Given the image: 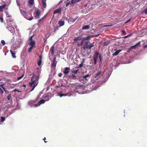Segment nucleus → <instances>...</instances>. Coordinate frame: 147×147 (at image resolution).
<instances>
[{
  "instance_id": "nucleus-1",
  "label": "nucleus",
  "mask_w": 147,
  "mask_h": 147,
  "mask_svg": "<svg viewBox=\"0 0 147 147\" xmlns=\"http://www.w3.org/2000/svg\"><path fill=\"white\" fill-rule=\"evenodd\" d=\"M39 78V76H38L36 75L35 74L33 75L31 78V82H30V86H32L33 85L32 88L30 90L31 91L33 90L38 85Z\"/></svg>"
},
{
  "instance_id": "nucleus-2",
  "label": "nucleus",
  "mask_w": 147,
  "mask_h": 147,
  "mask_svg": "<svg viewBox=\"0 0 147 147\" xmlns=\"http://www.w3.org/2000/svg\"><path fill=\"white\" fill-rule=\"evenodd\" d=\"M94 42H93L92 44L88 45V42H86L85 43H84L83 47V48L84 50L87 49H90L92 47L94 46Z\"/></svg>"
},
{
  "instance_id": "nucleus-3",
  "label": "nucleus",
  "mask_w": 147,
  "mask_h": 147,
  "mask_svg": "<svg viewBox=\"0 0 147 147\" xmlns=\"http://www.w3.org/2000/svg\"><path fill=\"white\" fill-rule=\"evenodd\" d=\"M99 52L97 51L95 52V53L94 54L93 58L94 61V64H96V61L97 59L98 56L99 55Z\"/></svg>"
},
{
  "instance_id": "nucleus-4",
  "label": "nucleus",
  "mask_w": 147,
  "mask_h": 147,
  "mask_svg": "<svg viewBox=\"0 0 147 147\" xmlns=\"http://www.w3.org/2000/svg\"><path fill=\"white\" fill-rule=\"evenodd\" d=\"M57 63L56 57H55L53 58V62H52L51 66L52 67L55 68L56 67V64Z\"/></svg>"
},
{
  "instance_id": "nucleus-5",
  "label": "nucleus",
  "mask_w": 147,
  "mask_h": 147,
  "mask_svg": "<svg viewBox=\"0 0 147 147\" xmlns=\"http://www.w3.org/2000/svg\"><path fill=\"white\" fill-rule=\"evenodd\" d=\"M99 35H90V36H87L86 37H85V38H83V40H90L91 38H93L94 37H98Z\"/></svg>"
},
{
  "instance_id": "nucleus-6",
  "label": "nucleus",
  "mask_w": 147,
  "mask_h": 147,
  "mask_svg": "<svg viewBox=\"0 0 147 147\" xmlns=\"http://www.w3.org/2000/svg\"><path fill=\"white\" fill-rule=\"evenodd\" d=\"M101 76H102V71H99L95 74V77L96 78L98 79L99 78H100Z\"/></svg>"
},
{
  "instance_id": "nucleus-7",
  "label": "nucleus",
  "mask_w": 147,
  "mask_h": 147,
  "mask_svg": "<svg viewBox=\"0 0 147 147\" xmlns=\"http://www.w3.org/2000/svg\"><path fill=\"white\" fill-rule=\"evenodd\" d=\"M40 12L39 10H37L35 13V18L37 19H38L40 18Z\"/></svg>"
},
{
  "instance_id": "nucleus-8",
  "label": "nucleus",
  "mask_w": 147,
  "mask_h": 147,
  "mask_svg": "<svg viewBox=\"0 0 147 147\" xmlns=\"http://www.w3.org/2000/svg\"><path fill=\"white\" fill-rule=\"evenodd\" d=\"M45 101L44 99H41L36 104L34 105V107H38L41 104L44 103L45 102Z\"/></svg>"
},
{
  "instance_id": "nucleus-9",
  "label": "nucleus",
  "mask_w": 147,
  "mask_h": 147,
  "mask_svg": "<svg viewBox=\"0 0 147 147\" xmlns=\"http://www.w3.org/2000/svg\"><path fill=\"white\" fill-rule=\"evenodd\" d=\"M70 71V68L69 67H65L64 70L63 71V72L65 74H67L69 73Z\"/></svg>"
},
{
  "instance_id": "nucleus-10",
  "label": "nucleus",
  "mask_w": 147,
  "mask_h": 147,
  "mask_svg": "<svg viewBox=\"0 0 147 147\" xmlns=\"http://www.w3.org/2000/svg\"><path fill=\"white\" fill-rule=\"evenodd\" d=\"M29 45L31 47H34L36 45L35 41L34 40L30 41L29 42Z\"/></svg>"
},
{
  "instance_id": "nucleus-11",
  "label": "nucleus",
  "mask_w": 147,
  "mask_h": 147,
  "mask_svg": "<svg viewBox=\"0 0 147 147\" xmlns=\"http://www.w3.org/2000/svg\"><path fill=\"white\" fill-rule=\"evenodd\" d=\"M61 8L59 9H58L55 10L54 11L53 13L54 14H55L56 13H61Z\"/></svg>"
},
{
  "instance_id": "nucleus-12",
  "label": "nucleus",
  "mask_w": 147,
  "mask_h": 147,
  "mask_svg": "<svg viewBox=\"0 0 147 147\" xmlns=\"http://www.w3.org/2000/svg\"><path fill=\"white\" fill-rule=\"evenodd\" d=\"M78 18V17L77 16L75 18H74L73 16H71L69 17V19L71 21L74 22Z\"/></svg>"
},
{
  "instance_id": "nucleus-13",
  "label": "nucleus",
  "mask_w": 147,
  "mask_h": 147,
  "mask_svg": "<svg viewBox=\"0 0 147 147\" xmlns=\"http://www.w3.org/2000/svg\"><path fill=\"white\" fill-rule=\"evenodd\" d=\"M90 76V75L89 74H88L85 76H84L83 77V79L84 80H86L88 81V80L89 79V77Z\"/></svg>"
},
{
  "instance_id": "nucleus-14",
  "label": "nucleus",
  "mask_w": 147,
  "mask_h": 147,
  "mask_svg": "<svg viewBox=\"0 0 147 147\" xmlns=\"http://www.w3.org/2000/svg\"><path fill=\"white\" fill-rule=\"evenodd\" d=\"M20 11L22 14L24 16H26L27 13L26 11L23 9H20Z\"/></svg>"
},
{
  "instance_id": "nucleus-15",
  "label": "nucleus",
  "mask_w": 147,
  "mask_h": 147,
  "mask_svg": "<svg viewBox=\"0 0 147 147\" xmlns=\"http://www.w3.org/2000/svg\"><path fill=\"white\" fill-rule=\"evenodd\" d=\"M76 76L75 75H74L73 74H72L69 76V78L73 80V79H76Z\"/></svg>"
},
{
  "instance_id": "nucleus-16",
  "label": "nucleus",
  "mask_w": 147,
  "mask_h": 147,
  "mask_svg": "<svg viewBox=\"0 0 147 147\" xmlns=\"http://www.w3.org/2000/svg\"><path fill=\"white\" fill-rule=\"evenodd\" d=\"M82 39V36H81L75 38L74 39V40L75 42H77V41L81 40Z\"/></svg>"
},
{
  "instance_id": "nucleus-17",
  "label": "nucleus",
  "mask_w": 147,
  "mask_h": 147,
  "mask_svg": "<svg viewBox=\"0 0 147 147\" xmlns=\"http://www.w3.org/2000/svg\"><path fill=\"white\" fill-rule=\"evenodd\" d=\"M140 42H139L138 43L130 47V49H135L137 47V46L138 45H140Z\"/></svg>"
},
{
  "instance_id": "nucleus-18",
  "label": "nucleus",
  "mask_w": 147,
  "mask_h": 147,
  "mask_svg": "<svg viewBox=\"0 0 147 147\" xmlns=\"http://www.w3.org/2000/svg\"><path fill=\"white\" fill-rule=\"evenodd\" d=\"M6 6V4H4L2 6H0V11H3V9H4Z\"/></svg>"
},
{
  "instance_id": "nucleus-19",
  "label": "nucleus",
  "mask_w": 147,
  "mask_h": 147,
  "mask_svg": "<svg viewBox=\"0 0 147 147\" xmlns=\"http://www.w3.org/2000/svg\"><path fill=\"white\" fill-rule=\"evenodd\" d=\"M42 6L43 8H45L46 6V4L45 1V0H42Z\"/></svg>"
},
{
  "instance_id": "nucleus-20",
  "label": "nucleus",
  "mask_w": 147,
  "mask_h": 147,
  "mask_svg": "<svg viewBox=\"0 0 147 147\" xmlns=\"http://www.w3.org/2000/svg\"><path fill=\"white\" fill-rule=\"evenodd\" d=\"M121 51V50L120 49H119L117 51H116L115 53L113 54V56H115L117 55Z\"/></svg>"
},
{
  "instance_id": "nucleus-21",
  "label": "nucleus",
  "mask_w": 147,
  "mask_h": 147,
  "mask_svg": "<svg viewBox=\"0 0 147 147\" xmlns=\"http://www.w3.org/2000/svg\"><path fill=\"white\" fill-rule=\"evenodd\" d=\"M64 22H65L64 21H59L58 22V24L60 27H61L63 26L64 24Z\"/></svg>"
},
{
  "instance_id": "nucleus-22",
  "label": "nucleus",
  "mask_w": 147,
  "mask_h": 147,
  "mask_svg": "<svg viewBox=\"0 0 147 147\" xmlns=\"http://www.w3.org/2000/svg\"><path fill=\"white\" fill-rule=\"evenodd\" d=\"M90 28V26L88 25H85L82 27V30H88Z\"/></svg>"
},
{
  "instance_id": "nucleus-23",
  "label": "nucleus",
  "mask_w": 147,
  "mask_h": 147,
  "mask_svg": "<svg viewBox=\"0 0 147 147\" xmlns=\"http://www.w3.org/2000/svg\"><path fill=\"white\" fill-rule=\"evenodd\" d=\"M34 0H29L28 1V3L30 5H33L34 3Z\"/></svg>"
},
{
  "instance_id": "nucleus-24",
  "label": "nucleus",
  "mask_w": 147,
  "mask_h": 147,
  "mask_svg": "<svg viewBox=\"0 0 147 147\" xmlns=\"http://www.w3.org/2000/svg\"><path fill=\"white\" fill-rule=\"evenodd\" d=\"M78 2H79V1H78V0H71L70 5H72L73 4H75Z\"/></svg>"
},
{
  "instance_id": "nucleus-25",
  "label": "nucleus",
  "mask_w": 147,
  "mask_h": 147,
  "mask_svg": "<svg viewBox=\"0 0 147 147\" xmlns=\"http://www.w3.org/2000/svg\"><path fill=\"white\" fill-rule=\"evenodd\" d=\"M68 95V93L63 94H62L61 93H60L58 94L59 96L60 97H62L63 96H67Z\"/></svg>"
},
{
  "instance_id": "nucleus-26",
  "label": "nucleus",
  "mask_w": 147,
  "mask_h": 147,
  "mask_svg": "<svg viewBox=\"0 0 147 147\" xmlns=\"http://www.w3.org/2000/svg\"><path fill=\"white\" fill-rule=\"evenodd\" d=\"M5 84H2L0 85V87L2 88V89L4 90V91H5L6 90V88L4 86Z\"/></svg>"
},
{
  "instance_id": "nucleus-27",
  "label": "nucleus",
  "mask_w": 147,
  "mask_h": 147,
  "mask_svg": "<svg viewBox=\"0 0 147 147\" xmlns=\"http://www.w3.org/2000/svg\"><path fill=\"white\" fill-rule=\"evenodd\" d=\"M10 52L12 54V56L13 58H15L16 56L15 55V53H13L11 50H10Z\"/></svg>"
},
{
  "instance_id": "nucleus-28",
  "label": "nucleus",
  "mask_w": 147,
  "mask_h": 147,
  "mask_svg": "<svg viewBox=\"0 0 147 147\" xmlns=\"http://www.w3.org/2000/svg\"><path fill=\"white\" fill-rule=\"evenodd\" d=\"M84 40H82L80 43H78L77 44V46H82L83 44V41Z\"/></svg>"
},
{
  "instance_id": "nucleus-29",
  "label": "nucleus",
  "mask_w": 147,
  "mask_h": 147,
  "mask_svg": "<svg viewBox=\"0 0 147 147\" xmlns=\"http://www.w3.org/2000/svg\"><path fill=\"white\" fill-rule=\"evenodd\" d=\"M54 47L53 46H52L51 49H50V50L51 51V53H52V55H53V52H54Z\"/></svg>"
},
{
  "instance_id": "nucleus-30",
  "label": "nucleus",
  "mask_w": 147,
  "mask_h": 147,
  "mask_svg": "<svg viewBox=\"0 0 147 147\" xmlns=\"http://www.w3.org/2000/svg\"><path fill=\"white\" fill-rule=\"evenodd\" d=\"M41 59H40L38 62H37V64L38 66H40L41 65Z\"/></svg>"
},
{
  "instance_id": "nucleus-31",
  "label": "nucleus",
  "mask_w": 147,
  "mask_h": 147,
  "mask_svg": "<svg viewBox=\"0 0 147 147\" xmlns=\"http://www.w3.org/2000/svg\"><path fill=\"white\" fill-rule=\"evenodd\" d=\"M7 99L8 100H10L11 98V94L8 95L7 96Z\"/></svg>"
},
{
  "instance_id": "nucleus-32",
  "label": "nucleus",
  "mask_w": 147,
  "mask_h": 147,
  "mask_svg": "<svg viewBox=\"0 0 147 147\" xmlns=\"http://www.w3.org/2000/svg\"><path fill=\"white\" fill-rule=\"evenodd\" d=\"M34 47H31L30 48H29L28 49V52L29 53H30L32 51L33 48Z\"/></svg>"
},
{
  "instance_id": "nucleus-33",
  "label": "nucleus",
  "mask_w": 147,
  "mask_h": 147,
  "mask_svg": "<svg viewBox=\"0 0 147 147\" xmlns=\"http://www.w3.org/2000/svg\"><path fill=\"white\" fill-rule=\"evenodd\" d=\"M24 74H23L21 76L17 78V79L18 80H19L21 79L24 76Z\"/></svg>"
},
{
  "instance_id": "nucleus-34",
  "label": "nucleus",
  "mask_w": 147,
  "mask_h": 147,
  "mask_svg": "<svg viewBox=\"0 0 147 147\" xmlns=\"http://www.w3.org/2000/svg\"><path fill=\"white\" fill-rule=\"evenodd\" d=\"M1 42L3 46H4L5 44V42L3 40H1Z\"/></svg>"
},
{
  "instance_id": "nucleus-35",
  "label": "nucleus",
  "mask_w": 147,
  "mask_h": 147,
  "mask_svg": "<svg viewBox=\"0 0 147 147\" xmlns=\"http://www.w3.org/2000/svg\"><path fill=\"white\" fill-rule=\"evenodd\" d=\"M78 71V69H77L76 70H73L72 71V72L73 73H74L75 74H76L77 73Z\"/></svg>"
},
{
  "instance_id": "nucleus-36",
  "label": "nucleus",
  "mask_w": 147,
  "mask_h": 147,
  "mask_svg": "<svg viewBox=\"0 0 147 147\" xmlns=\"http://www.w3.org/2000/svg\"><path fill=\"white\" fill-rule=\"evenodd\" d=\"M0 92L1 94H2L4 93V91L2 89L1 87H0Z\"/></svg>"
},
{
  "instance_id": "nucleus-37",
  "label": "nucleus",
  "mask_w": 147,
  "mask_h": 147,
  "mask_svg": "<svg viewBox=\"0 0 147 147\" xmlns=\"http://www.w3.org/2000/svg\"><path fill=\"white\" fill-rule=\"evenodd\" d=\"M16 3L17 4V5L18 6H20V0H16Z\"/></svg>"
},
{
  "instance_id": "nucleus-38",
  "label": "nucleus",
  "mask_w": 147,
  "mask_h": 147,
  "mask_svg": "<svg viewBox=\"0 0 147 147\" xmlns=\"http://www.w3.org/2000/svg\"><path fill=\"white\" fill-rule=\"evenodd\" d=\"M34 36V35L32 36L29 38V40L30 41L34 40L32 39V38Z\"/></svg>"
},
{
  "instance_id": "nucleus-39",
  "label": "nucleus",
  "mask_w": 147,
  "mask_h": 147,
  "mask_svg": "<svg viewBox=\"0 0 147 147\" xmlns=\"http://www.w3.org/2000/svg\"><path fill=\"white\" fill-rule=\"evenodd\" d=\"M1 121L2 122L4 121L5 120V118L4 117H1Z\"/></svg>"
},
{
  "instance_id": "nucleus-40",
  "label": "nucleus",
  "mask_w": 147,
  "mask_h": 147,
  "mask_svg": "<svg viewBox=\"0 0 147 147\" xmlns=\"http://www.w3.org/2000/svg\"><path fill=\"white\" fill-rule=\"evenodd\" d=\"M83 62H82L81 63H80L79 65V66L78 67V68H79V67H82L83 65Z\"/></svg>"
},
{
  "instance_id": "nucleus-41",
  "label": "nucleus",
  "mask_w": 147,
  "mask_h": 147,
  "mask_svg": "<svg viewBox=\"0 0 147 147\" xmlns=\"http://www.w3.org/2000/svg\"><path fill=\"white\" fill-rule=\"evenodd\" d=\"M6 28L10 31H11L12 30L11 28L9 26H7Z\"/></svg>"
},
{
  "instance_id": "nucleus-42",
  "label": "nucleus",
  "mask_w": 147,
  "mask_h": 147,
  "mask_svg": "<svg viewBox=\"0 0 147 147\" xmlns=\"http://www.w3.org/2000/svg\"><path fill=\"white\" fill-rule=\"evenodd\" d=\"M0 20L1 22H3V17H0Z\"/></svg>"
},
{
  "instance_id": "nucleus-43",
  "label": "nucleus",
  "mask_w": 147,
  "mask_h": 147,
  "mask_svg": "<svg viewBox=\"0 0 147 147\" xmlns=\"http://www.w3.org/2000/svg\"><path fill=\"white\" fill-rule=\"evenodd\" d=\"M131 35V34H129L128 35H127V36L124 37V38H126L129 36H130Z\"/></svg>"
},
{
  "instance_id": "nucleus-44",
  "label": "nucleus",
  "mask_w": 147,
  "mask_h": 147,
  "mask_svg": "<svg viewBox=\"0 0 147 147\" xmlns=\"http://www.w3.org/2000/svg\"><path fill=\"white\" fill-rule=\"evenodd\" d=\"M58 76L60 77H61L62 76V74L61 73H59L58 74Z\"/></svg>"
},
{
  "instance_id": "nucleus-45",
  "label": "nucleus",
  "mask_w": 147,
  "mask_h": 147,
  "mask_svg": "<svg viewBox=\"0 0 147 147\" xmlns=\"http://www.w3.org/2000/svg\"><path fill=\"white\" fill-rule=\"evenodd\" d=\"M121 32H122V33L123 34H125L126 33V32L124 30H122Z\"/></svg>"
},
{
  "instance_id": "nucleus-46",
  "label": "nucleus",
  "mask_w": 147,
  "mask_h": 147,
  "mask_svg": "<svg viewBox=\"0 0 147 147\" xmlns=\"http://www.w3.org/2000/svg\"><path fill=\"white\" fill-rule=\"evenodd\" d=\"M44 18V17H43L41 19H39L38 20V22H40L43 19V18Z\"/></svg>"
},
{
  "instance_id": "nucleus-47",
  "label": "nucleus",
  "mask_w": 147,
  "mask_h": 147,
  "mask_svg": "<svg viewBox=\"0 0 147 147\" xmlns=\"http://www.w3.org/2000/svg\"><path fill=\"white\" fill-rule=\"evenodd\" d=\"M13 91L14 92H16L17 91L19 92V90L18 89H15Z\"/></svg>"
},
{
  "instance_id": "nucleus-48",
  "label": "nucleus",
  "mask_w": 147,
  "mask_h": 147,
  "mask_svg": "<svg viewBox=\"0 0 147 147\" xmlns=\"http://www.w3.org/2000/svg\"><path fill=\"white\" fill-rule=\"evenodd\" d=\"M99 59H100V61H101V56L100 54L99 55Z\"/></svg>"
},
{
  "instance_id": "nucleus-49",
  "label": "nucleus",
  "mask_w": 147,
  "mask_h": 147,
  "mask_svg": "<svg viewBox=\"0 0 147 147\" xmlns=\"http://www.w3.org/2000/svg\"><path fill=\"white\" fill-rule=\"evenodd\" d=\"M71 3H70V2H68V3H67L66 5V7H67L68 6L69 4H70Z\"/></svg>"
},
{
  "instance_id": "nucleus-50",
  "label": "nucleus",
  "mask_w": 147,
  "mask_h": 147,
  "mask_svg": "<svg viewBox=\"0 0 147 147\" xmlns=\"http://www.w3.org/2000/svg\"><path fill=\"white\" fill-rule=\"evenodd\" d=\"M130 20H131V19H129L127 21L125 22V23H127L129 22Z\"/></svg>"
},
{
  "instance_id": "nucleus-51",
  "label": "nucleus",
  "mask_w": 147,
  "mask_h": 147,
  "mask_svg": "<svg viewBox=\"0 0 147 147\" xmlns=\"http://www.w3.org/2000/svg\"><path fill=\"white\" fill-rule=\"evenodd\" d=\"M144 12L146 14H147V9H146L144 11Z\"/></svg>"
},
{
  "instance_id": "nucleus-52",
  "label": "nucleus",
  "mask_w": 147,
  "mask_h": 147,
  "mask_svg": "<svg viewBox=\"0 0 147 147\" xmlns=\"http://www.w3.org/2000/svg\"><path fill=\"white\" fill-rule=\"evenodd\" d=\"M33 17L32 16L31 18H30L28 19V20H31L33 19Z\"/></svg>"
},
{
  "instance_id": "nucleus-53",
  "label": "nucleus",
  "mask_w": 147,
  "mask_h": 147,
  "mask_svg": "<svg viewBox=\"0 0 147 147\" xmlns=\"http://www.w3.org/2000/svg\"><path fill=\"white\" fill-rule=\"evenodd\" d=\"M46 139V138L45 137H44V139H43V140H44V142L45 143H46L47 142V141H45V140Z\"/></svg>"
},
{
  "instance_id": "nucleus-54",
  "label": "nucleus",
  "mask_w": 147,
  "mask_h": 147,
  "mask_svg": "<svg viewBox=\"0 0 147 147\" xmlns=\"http://www.w3.org/2000/svg\"><path fill=\"white\" fill-rule=\"evenodd\" d=\"M67 74H65L63 76L64 77H66L67 76Z\"/></svg>"
},
{
  "instance_id": "nucleus-55",
  "label": "nucleus",
  "mask_w": 147,
  "mask_h": 147,
  "mask_svg": "<svg viewBox=\"0 0 147 147\" xmlns=\"http://www.w3.org/2000/svg\"><path fill=\"white\" fill-rule=\"evenodd\" d=\"M23 87L25 88L26 87V86L25 84H23Z\"/></svg>"
},
{
  "instance_id": "nucleus-56",
  "label": "nucleus",
  "mask_w": 147,
  "mask_h": 147,
  "mask_svg": "<svg viewBox=\"0 0 147 147\" xmlns=\"http://www.w3.org/2000/svg\"><path fill=\"white\" fill-rule=\"evenodd\" d=\"M5 92L6 94H7L8 93V92L7 90H5Z\"/></svg>"
},
{
  "instance_id": "nucleus-57",
  "label": "nucleus",
  "mask_w": 147,
  "mask_h": 147,
  "mask_svg": "<svg viewBox=\"0 0 147 147\" xmlns=\"http://www.w3.org/2000/svg\"><path fill=\"white\" fill-rule=\"evenodd\" d=\"M147 47V45H145L144 46V48H146Z\"/></svg>"
},
{
  "instance_id": "nucleus-58",
  "label": "nucleus",
  "mask_w": 147,
  "mask_h": 147,
  "mask_svg": "<svg viewBox=\"0 0 147 147\" xmlns=\"http://www.w3.org/2000/svg\"><path fill=\"white\" fill-rule=\"evenodd\" d=\"M2 47L1 45L0 44V49H1Z\"/></svg>"
},
{
  "instance_id": "nucleus-59",
  "label": "nucleus",
  "mask_w": 147,
  "mask_h": 147,
  "mask_svg": "<svg viewBox=\"0 0 147 147\" xmlns=\"http://www.w3.org/2000/svg\"><path fill=\"white\" fill-rule=\"evenodd\" d=\"M32 101H30L29 102V103L30 104H31V103H32Z\"/></svg>"
},
{
  "instance_id": "nucleus-60",
  "label": "nucleus",
  "mask_w": 147,
  "mask_h": 147,
  "mask_svg": "<svg viewBox=\"0 0 147 147\" xmlns=\"http://www.w3.org/2000/svg\"><path fill=\"white\" fill-rule=\"evenodd\" d=\"M8 16L9 17H11V15H9V16L8 15V16Z\"/></svg>"
},
{
  "instance_id": "nucleus-61",
  "label": "nucleus",
  "mask_w": 147,
  "mask_h": 147,
  "mask_svg": "<svg viewBox=\"0 0 147 147\" xmlns=\"http://www.w3.org/2000/svg\"><path fill=\"white\" fill-rule=\"evenodd\" d=\"M9 21L10 22H12V21L11 20H10Z\"/></svg>"
},
{
  "instance_id": "nucleus-62",
  "label": "nucleus",
  "mask_w": 147,
  "mask_h": 147,
  "mask_svg": "<svg viewBox=\"0 0 147 147\" xmlns=\"http://www.w3.org/2000/svg\"><path fill=\"white\" fill-rule=\"evenodd\" d=\"M81 0H78V1H80Z\"/></svg>"
},
{
  "instance_id": "nucleus-63",
  "label": "nucleus",
  "mask_w": 147,
  "mask_h": 147,
  "mask_svg": "<svg viewBox=\"0 0 147 147\" xmlns=\"http://www.w3.org/2000/svg\"><path fill=\"white\" fill-rule=\"evenodd\" d=\"M46 97V96H45V97H44L43 98H45V97Z\"/></svg>"
},
{
  "instance_id": "nucleus-64",
  "label": "nucleus",
  "mask_w": 147,
  "mask_h": 147,
  "mask_svg": "<svg viewBox=\"0 0 147 147\" xmlns=\"http://www.w3.org/2000/svg\"><path fill=\"white\" fill-rule=\"evenodd\" d=\"M9 15V14H8V13L6 14V15Z\"/></svg>"
}]
</instances>
